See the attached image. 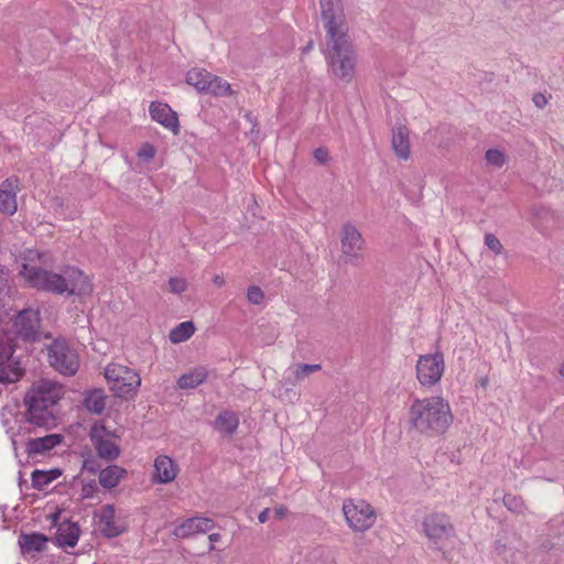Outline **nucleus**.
Instances as JSON below:
<instances>
[{
    "instance_id": "ddd939ff",
    "label": "nucleus",
    "mask_w": 564,
    "mask_h": 564,
    "mask_svg": "<svg viewBox=\"0 0 564 564\" xmlns=\"http://www.w3.org/2000/svg\"><path fill=\"white\" fill-rule=\"evenodd\" d=\"M149 113L152 120L171 130L174 134L180 132L177 113L167 104L152 101L149 107Z\"/></svg>"
},
{
    "instance_id": "49530a36",
    "label": "nucleus",
    "mask_w": 564,
    "mask_h": 564,
    "mask_svg": "<svg viewBox=\"0 0 564 564\" xmlns=\"http://www.w3.org/2000/svg\"><path fill=\"white\" fill-rule=\"evenodd\" d=\"M220 538L221 535L219 533H212L208 535V540L210 542L209 551H213L215 549L214 543L218 542Z\"/></svg>"
},
{
    "instance_id": "4c0bfd02",
    "label": "nucleus",
    "mask_w": 564,
    "mask_h": 564,
    "mask_svg": "<svg viewBox=\"0 0 564 564\" xmlns=\"http://www.w3.org/2000/svg\"><path fill=\"white\" fill-rule=\"evenodd\" d=\"M247 299L251 304L258 305L263 301L264 293L259 286L251 285L247 290Z\"/></svg>"
},
{
    "instance_id": "a19ab883",
    "label": "nucleus",
    "mask_w": 564,
    "mask_h": 564,
    "mask_svg": "<svg viewBox=\"0 0 564 564\" xmlns=\"http://www.w3.org/2000/svg\"><path fill=\"white\" fill-rule=\"evenodd\" d=\"M156 154V149L151 143H144L138 151L137 155L139 159L144 160L147 162L154 159Z\"/></svg>"
},
{
    "instance_id": "a211bd4d",
    "label": "nucleus",
    "mask_w": 564,
    "mask_h": 564,
    "mask_svg": "<svg viewBox=\"0 0 564 564\" xmlns=\"http://www.w3.org/2000/svg\"><path fill=\"white\" fill-rule=\"evenodd\" d=\"M392 148L395 155L401 160L410 158L409 130L405 126H399L392 131Z\"/></svg>"
},
{
    "instance_id": "3c124183",
    "label": "nucleus",
    "mask_w": 564,
    "mask_h": 564,
    "mask_svg": "<svg viewBox=\"0 0 564 564\" xmlns=\"http://www.w3.org/2000/svg\"><path fill=\"white\" fill-rule=\"evenodd\" d=\"M487 383H488V379H487V378H482V379L480 380V384H481L482 387H486V386H487Z\"/></svg>"
},
{
    "instance_id": "de8ad7c7",
    "label": "nucleus",
    "mask_w": 564,
    "mask_h": 564,
    "mask_svg": "<svg viewBox=\"0 0 564 564\" xmlns=\"http://www.w3.org/2000/svg\"><path fill=\"white\" fill-rule=\"evenodd\" d=\"M269 513H270V509L269 508H265L263 509L260 514L258 516V520L260 523H264L267 522L268 518H269Z\"/></svg>"
},
{
    "instance_id": "9d476101",
    "label": "nucleus",
    "mask_w": 564,
    "mask_h": 564,
    "mask_svg": "<svg viewBox=\"0 0 564 564\" xmlns=\"http://www.w3.org/2000/svg\"><path fill=\"white\" fill-rule=\"evenodd\" d=\"M343 512L348 525L357 532L370 529L376 520L375 509L367 501L347 499L343 503Z\"/></svg>"
},
{
    "instance_id": "09e8293b",
    "label": "nucleus",
    "mask_w": 564,
    "mask_h": 564,
    "mask_svg": "<svg viewBox=\"0 0 564 564\" xmlns=\"http://www.w3.org/2000/svg\"><path fill=\"white\" fill-rule=\"evenodd\" d=\"M213 281H214V283H215L216 285H218V286H223V285L225 284V280H224V278H223V276H220V275H215V278H214V280H213Z\"/></svg>"
},
{
    "instance_id": "f8f14e48",
    "label": "nucleus",
    "mask_w": 564,
    "mask_h": 564,
    "mask_svg": "<svg viewBox=\"0 0 564 564\" xmlns=\"http://www.w3.org/2000/svg\"><path fill=\"white\" fill-rule=\"evenodd\" d=\"M340 245L343 254L348 258L349 262L355 263L364 250L365 239L352 224L346 223L341 227Z\"/></svg>"
},
{
    "instance_id": "473e14b6",
    "label": "nucleus",
    "mask_w": 564,
    "mask_h": 564,
    "mask_svg": "<svg viewBox=\"0 0 564 564\" xmlns=\"http://www.w3.org/2000/svg\"><path fill=\"white\" fill-rule=\"evenodd\" d=\"M502 502L505 507L511 512L523 514L527 511L524 500L520 496L506 494L503 496Z\"/></svg>"
},
{
    "instance_id": "8fccbe9b",
    "label": "nucleus",
    "mask_w": 564,
    "mask_h": 564,
    "mask_svg": "<svg viewBox=\"0 0 564 564\" xmlns=\"http://www.w3.org/2000/svg\"><path fill=\"white\" fill-rule=\"evenodd\" d=\"M314 46V43L313 41H310L303 48H302V52L303 54H306L308 53Z\"/></svg>"
},
{
    "instance_id": "393cba45",
    "label": "nucleus",
    "mask_w": 564,
    "mask_h": 564,
    "mask_svg": "<svg viewBox=\"0 0 564 564\" xmlns=\"http://www.w3.org/2000/svg\"><path fill=\"white\" fill-rule=\"evenodd\" d=\"M208 376V371L204 367H197L180 377L177 386L180 389H194L200 386Z\"/></svg>"
},
{
    "instance_id": "f3484780",
    "label": "nucleus",
    "mask_w": 564,
    "mask_h": 564,
    "mask_svg": "<svg viewBox=\"0 0 564 564\" xmlns=\"http://www.w3.org/2000/svg\"><path fill=\"white\" fill-rule=\"evenodd\" d=\"M141 384L140 376L132 369L128 368L123 371L118 383L112 384L111 389L119 397L135 392Z\"/></svg>"
},
{
    "instance_id": "6ab92c4d",
    "label": "nucleus",
    "mask_w": 564,
    "mask_h": 564,
    "mask_svg": "<svg viewBox=\"0 0 564 564\" xmlns=\"http://www.w3.org/2000/svg\"><path fill=\"white\" fill-rule=\"evenodd\" d=\"M154 469L160 484L171 482L177 475V467L169 456H159L154 462Z\"/></svg>"
},
{
    "instance_id": "a18cd8bd",
    "label": "nucleus",
    "mask_w": 564,
    "mask_h": 564,
    "mask_svg": "<svg viewBox=\"0 0 564 564\" xmlns=\"http://www.w3.org/2000/svg\"><path fill=\"white\" fill-rule=\"evenodd\" d=\"M286 512L288 509L284 506H279L274 509V518L280 520L285 517Z\"/></svg>"
},
{
    "instance_id": "603ef678",
    "label": "nucleus",
    "mask_w": 564,
    "mask_h": 564,
    "mask_svg": "<svg viewBox=\"0 0 564 564\" xmlns=\"http://www.w3.org/2000/svg\"><path fill=\"white\" fill-rule=\"evenodd\" d=\"M560 375L564 377V365L560 368Z\"/></svg>"
},
{
    "instance_id": "20e7f679",
    "label": "nucleus",
    "mask_w": 564,
    "mask_h": 564,
    "mask_svg": "<svg viewBox=\"0 0 564 564\" xmlns=\"http://www.w3.org/2000/svg\"><path fill=\"white\" fill-rule=\"evenodd\" d=\"M325 57L332 76L346 84L352 80L357 54L348 34L327 37Z\"/></svg>"
},
{
    "instance_id": "9b49d317",
    "label": "nucleus",
    "mask_w": 564,
    "mask_h": 564,
    "mask_svg": "<svg viewBox=\"0 0 564 564\" xmlns=\"http://www.w3.org/2000/svg\"><path fill=\"white\" fill-rule=\"evenodd\" d=\"M445 369L441 352L420 356L416 364V378L423 387L431 388L442 378Z\"/></svg>"
},
{
    "instance_id": "bb28decb",
    "label": "nucleus",
    "mask_w": 564,
    "mask_h": 564,
    "mask_svg": "<svg viewBox=\"0 0 564 564\" xmlns=\"http://www.w3.org/2000/svg\"><path fill=\"white\" fill-rule=\"evenodd\" d=\"M85 409L93 414H101L106 408V394L102 390L89 391L83 402Z\"/></svg>"
},
{
    "instance_id": "dca6fc26",
    "label": "nucleus",
    "mask_w": 564,
    "mask_h": 564,
    "mask_svg": "<svg viewBox=\"0 0 564 564\" xmlns=\"http://www.w3.org/2000/svg\"><path fill=\"white\" fill-rule=\"evenodd\" d=\"M63 440L62 434H48L43 437L31 438L25 445V452L29 455L44 454L59 445Z\"/></svg>"
},
{
    "instance_id": "e433bc0d",
    "label": "nucleus",
    "mask_w": 564,
    "mask_h": 564,
    "mask_svg": "<svg viewBox=\"0 0 564 564\" xmlns=\"http://www.w3.org/2000/svg\"><path fill=\"white\" fill-rule=\"evenodd\" d=\"M112 436V433L107 430V427L102 423H95L89 431V438L96 440L97 438H109Z\"/></svg>"
},
{
    "instance_id": "a878e982",
    "label": "nucleus",
    "mask_w": 564,
    "mask_h": 564,
    "mask_svg": "<svg viewBox=\"0 0 564 564\" xmlns=\"http://www.w3.org/2000/svg\"><path fill=\"white\" fill-rule=\"evenodd\" d=\"M239 425V417L235 412L223 411L215 420L216 430L225 433L226 435H232Z\"/></svg>"
},
{
    "instance_id": "c03bdc74",
    "label": "nucleus",
    "mask_w": 564,
    "mask_h": 564,
    "mask_svg": "<svg viewBox=\"0 0 564 564\" xmlns=\"http://www.w3.org/2000/svg\"><path fill=\"white\" fill-rule=\"evenodd\" d=\"M532 100L534 105L540 109L544 108L547 104V99L543 94H535Z\"/></svg>"
},
{
    "instance_id": "72a5a7b5",
    "label": "nucleus",
    "mask_w": 564,
    "mask_h": 564,
    "mask_svg": "<svg viewBox=\"0 0 564 564\" xmlns=\"http://www.w3.org/2000/svg\"><path fill=\"white\" fill-rule=\"evenodd\" d=\"M486 162L489 165L500 169L506 163V155L498 149H489L485 153Z\"/></svg>"
},
{
    "instance_id": "c756f323",
    "label": "nucleus",
    "mask_w": 564,
    "mask_h": 564,
    "mask_svg": "<svg viewBox=\"0 0 564 564\" xmlns=\"http://www.w3.org/2000/svg\"><path fill=\"white\" fill-rule=\"evenodd\" d=\"M209 78H212V73L207 72L204 68H192L186 74V83L193 87L198 93L204 91Z\"/></svg>"
},
{
    "instance_id": "4468645a",
    "label": "nucleus",
    "mask_w": 564,
    "mask_h": 564,
    "mask_svg": "<svg viewBox=\"0 0 564 564\" xmlns=\"http://www.w3.org/2000/svg\"><path fill=\"white\" fill-rule=\"evenodd\" d=\"M215 521L205 517H192L175 527L173 534L178 539H187L195 534H203L215 528Z\"/></svg>"
},
{
    "instance_id": "423d86ee",
    "label": "nucleus",
    "mask_w": 564,
    "mask_h": 564,
    "mask_svg": "<svg viewBox=\"0 0 564 564\" xmlns=\"http://www.w3.org/2000/svg\"><path fill=\"white\" fill-rule=\"evenodd\" d=\"M15 345L8 333H0V383L18 382L24 375L19 357L14 356Z\"/></svg>"
},
{
    "instance_id": "4be33fe9",
    "label": "nucleus",
    "mask_w": 564,
    "mask_h": 564,
    "mask_svg": "<svg viewBox=\"0 0 564 564\" xmlns=\"http://www.w3.org/2000/svg\"><path fill=\"white\" fill-rule=\"evenodd\" d=\"M80 529L76 523H67L58 527L56 543L62 547H74L79 539Z\"/></svg>"
},
{
    "instance_id": "b1692460",
    "label": "nucleus",
    "mask_w": 564,
    "mask_h": 564,
    "mask_svg": "<svg viewBox=\"0 0 564 564\" xmlns=\"http://www.w3.org/2000/svg\"><path fill=\"white\" fill-rule=\"evenodd\" d=\"M47 541V536L43 533L22 534L19 538V544L24 553L42 552Z\"/></svg>"
},
{
    "instance_id": "c85d7f7f",
    "label": "nucleus",
    "mask_w": 564,
    "mask_h": 564,
    "mask_svg": "<svg viewBox=\"0 0 564 564\" xmlns=\"http://www.w3.org/2000/svg\"><path fill=\"white\" fill-rule=\"evenodd\" d=\"M62 475V471L57 468L50 470L35 469L32 473V486L37 490H43L52 481L56 480Z\"/></svg>"
},
{
    "instance_id": "58836bf2",
    "label": "nucleus",
    "mask_w": 564,
    "mask_h": 564,
    "mask_svg": "<svg viewBox=\"0 0 564 564\" xmlns=\"http://www.w3.org/2000/svg\"><path fill=\"white\" fill-rule=\"evenodd\" d=\"M169 288L172 293L181 294L187 290V282L183 278H171L169 280Z\"/></svg>"
},
{
    "instance_id": "7ed1b4c3",
    "label": "nucleus",
    "mask_w": 564,
    "mask_h": 564,
    "mask_svg": "<svg viewBox=\"0 0 564 564\" xmlns=\"http://www.w3.org/2000/svg\"><path fill=\"white\" fill-rule=\"evenodd\" d=\"M64 393V387L57 382L42 380L33 383L23 398L26 422L39 427L54 426Z\"/></svg>"
},
{
    "instance_id": "79ce46f5",
    "label": "nucleus",
    "mask_w": 564,
    "mask_h": 564,
    "mask_svg": "<svg viewBox=\"0 0 564 564\" xmlns=\"http://www.w3.org/2000/svg\"><path fill=\"white\" fill-rule=\"evenodd\" d=\"M98 491V486L96 480L91 479L88 482H85L82 488V498L89 499L93 498L94 495Z\"/></svg>"
},
{
    "instance_id": "c9c22d12",
    "label": "nucleus",
    "mask_w": 564,
    "mask_h": 564,
    "mask_svg": "<svg viewBox=\"0 0 564 564\" xmlns=\"http://www.w3.org/2000/svg\"><path fill=\"white\" fill-rule=\"evenodd\" d=\"M484 241H485L486 247L490 251H492L496 256L502 253L503 247H502L500 240L494 234H486Z\"/></svg>"
},
{
    "instance_id": "2f4dec72",
    "label": "nucleus",
    "mask_w": 564,
    "mask_h": 564,
    "mask_svg": "<svg viewBox=\"0 0 564 564\" xmlns=\"http://www.w3.org/2000/svg\"><path fill=\"white\" fill-rule=\"evenodd\" d=\"M322 365L319 364H299L292 369L293 379L290 380L291 384H296L310 375L319 371Z\"/></svg>"
},
{
    "instance_id": "37998d69",
    "label": "nucleus",
    "mask_w": 564,
    "mask_h": 564,
    "mask_svg": "<svg viewBox=\"0 0 564 564\" xmlns=\"http://www.w3.org/2000/svg\"><path fill=\"white\" fill-rule=\"evenodd\" d=\"M313 155H314V159L319 164H325L329 160V154H328V151H327L326 148H317V149H315L314 152H313Z\"/></svg>"
},
{
    "instance_id": "6e6552de",
    "label": "nucleus",
    "mask_w": 564,
    "mask_h": 564,
    "mask_svg": "<svg viewBox=\"0 0 564 564\" xmlns=\"http://www.w3.org/2000/svg\"><path fill=\"white\" fill-rule=\"evenodd\" d=\"M11 333L15 339L25 343L40 340L42 334L40 310L28 307L19 311L12 318Z\"/></svg>"
},
{
    "instance_id": "1a4fd4ad",
    "label": "nucleus",
    "mask_w": 564,
    "mask_h": 564,
    "mask_svg": "<svg viewBox=\"0 0 564 564\" xmlns=\"http://www.w3.org/2000/svg\"><path fill=\"white\" fill-rule=\"evenodd\" d=\"M319 8L326 39L348 34L341 0H319Z\"/></svg>"
},
{
    "instance_id": "f03ea898",
    "label": "nucleus",
    "mask_w": 564,
    "mask_h": 564,
    "mask_svg": "<svg viewBox=\"0 0 564 564\" xmlns=\"http://www.w3.org/2000/svg\"><path fill=\"white\" fill-rule=\"evenodd\" d=\"M408 417L410 426L427 437L445 434L454 421L448 401L438 395L415 399Z\"/></svg>"
},
{
    "instance_id": "0eeeda50",
    "label": "nucleus",
    "mask_w": 564,
    "mask_h": 564,
    "mask_svg": "<svg viewBox=\"0 0 564 564\" xmlns=\"http://www.w3.org/2000/svg\"><path fill=\"white\" fill-rule=\"evenodd\" d=\"M423 531L433 549L442 550L444 545L455 538V527L449 516L444 512H432L422 522Z\"/></svg>"
},
{
    "instance_id": "f257e3e1",
    "label": "nucleus",
    "mask_w": 564,
    "mask_h": 564,
    "mask_svg": "<svg viewBox=\"0 0 564 564\" xmlns=\"http://www.w3.org/2000/svg\"><path fill=\"white\" fill-rule=\"evenodd\" d=\"M20 274L32 288L56 295L83 296L89 294L93 290L88 276L74 267H67L62 273H55L24 263Z\"/></svg>"
},
{
    "instance_id": "2eb2a0df",
    "label": "nucleus",
    "mask_w": 564,
    "mask_h": 564,
    "mask_svg": "<svg viewBox=\"0 0 564 564\" xmlns=\"http://www.w3.org/2000/svg\"><path fill=\"white\" fill-rule=\"evenodd\" d=\"M19 185L17 178H7L0 184V212L12 216L18 210L17 194Z\"/></svg>"
},
{
    "instance_id": "ea45409f",
    "label": "nucleus",
    "mask_w": 564,
    "mask_h": 564,
    "mask_svg": "<svg viewBox=\"0 0 564 564\" xmlns=\"http://www.w3.org/2000/svg\"><path fill=\"white\" fill-rule=\"evenodd\" d=\"M82 470L95 475L99 473L101 469L98 459L89 455L87 458L83 460Z\"/></svg>"
},
{
    "instance_id": "7c9ffc66",
    "label": "nucleus",
    "mask_w": 564,
    "mask_h": 564,
    "mask_svg": "<svg viewBox=\"0 0 564 564\" xmlns=\"http://www.w3.org/2000/svg\"><path fill=\"white\" fill-rule=\"evenodd\" d=\"M195 333V325L191 321L182 322L169 335L171 343L180 344L189 339Z\"/></svg>"
},
{
    "instance_id": "cd10ccee",
    "label": "nucleus",
    "mask_w": 564,
    "mask_h": 564,
    "mask_svg": "<svg viewBox=\"0 0 564 564\" xmlns=\"http://www.w3.org/2000/svg\"><path fill=\"white\" fill-rule=\"evenodd\" d=\"M203 94H209L215 97H226L234 94L230 84L219 76L212 74Z\"/></svg>"
},
{
    "instance_id": "aec40b11",
    "label": "nucleus",
    "mask_w": 564,
    "mask_h": 564,
    "mask_svg": "<svg viewBox=\"0 0 564 564\" xmlns=\"http://www.w3.org/2000/svg\"><path fill=\"white\" fill-rule=\"evenodd\" d=\"M99 523L101 533L106 538H116L122 533V530L115 524V507L106 505L100 510Z\"/></svg>"
},
{
    "instance_id": "5701e85b",
    "label": "nucleus",
    "mask_w": 564,
    "mask_h": 564,
    "mask_svg": "<svg viewBox=\"0 0 564 564\" xmlns=\"http://www.w3.org/2000/svg\"><path fill=\"white\" fill-rule=\"evenodd\" d=\"M98 457L113 462L120 456V447L109 438H97L90 441Z\"/></svg>"
},
{
    "instance_id": "412c9836",
    "label": "nucleus",
    "mask_w": 564,
    "mask_h": 564,
    "mask_svg": "<svg viewBox=\"0 0 564 564\" xmlns=\"http://www.w3.org/2000/svg\"><path fill=\"white\" fill-rule=\"evenodd\" d=\"M127 476V469L118 465H109L99 471V484L105 489L117 487L121 479Z\"/></svg>"
},
{
    "instance_id": "f704fd0d",
    "label": "nucleus",
    "mask_w": 564,
    "mask_h": 564,
    "mask_svg": "<svg viewBox=\"0 0 564 564\" xmlns=\"http://www.w3.org/2000/svg\"><path fill=\"white\" fill-rule=\"evenodd\" d=\"M126 369L124 366L110 364L105 369V377L109 382L118 383Z\"/></svg>"
},
{
    "instance_id": "39448f33",
    "label": "nucleus",
    "mask_w": 564,
    "mask_h": 564,
    "mask_svg": "<svg viewBox=\"0 0 564 564\" xmlns=\"http://www.w3.org/2000/svg\"><path fill=\"white\" fill-rule=\"evenodd\" d=\"M48 362L58 373L72 377L79 369V356L64 338L54 339L47 347Z\"/></svg>"
}]
</instances>
